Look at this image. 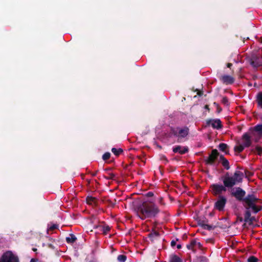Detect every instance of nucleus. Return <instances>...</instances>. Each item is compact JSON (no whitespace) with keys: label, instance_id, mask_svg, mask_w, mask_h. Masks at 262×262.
<instances>
[{"label":"nucleus","instance_id":"nucleus-1","mask_svg":"<svg viewBox=\"0 0 262 262\" xmlns=\"http://www.w3.org/2000/svg\"><path fill=\"white\" fill-rule=\"evenodd\" d=\"M159 212V210L157 206L145 202L137 209L138 216L142 220L155 216Z\"/></svg>","mask_w":262,"mask_h":262},{"label":"nucleus","instance_id":"nucleus-2","mask_svg":"<svg viewBox=\"0 0 262 262\" xmlns=\"http://www.w3.org/2000/svg\"><path fill=\"white\" fill-rule=\"evenodd\" d=\"M244 202L248 208L251 209L254 213L258 212L262 209L261 205L262 201L253 194L246 196Z\"/></svg>","mask_w":262,"mask_h":262},{"label":"nucleus","instance_id":"nucleus-3","mask_svg":"<svg viewBox=\"0 0 262 262\" xmlns=\"http://www.w3.org/2000/svg\"><path fill=\"white\" fill-rule=\"evenodd\" d=\"M243 178V173L239 171H236L232 177H226L224 180L225 186L231 187L236 184L241 182Z\"/></svg>","mask_w":262,"mask_h":262},{"label":"nucleus","instance_id":"nucleus-4","mask_svg":"<svg viewBox=\"0 0 262 262\" xmlns=\"http://www.w3.org/2000/svg\"><path fill=\"white\" fill-rule=\"evenodd\" d=\"M250 136L248 134H245L241 139V141L237 143L235 146L234 150L235 151L240 152L242 151L245 147H248L251 145Z\"/></svg>","mask_w":262,"mask_h":262},{"label":"nucleus","instance_id":"nucleus-5","mask_svg":"<svg viewBox=\"0 0 262 262\" xmlns=\"http://www.w3.org/2000/svg\"><path fill=\"white\" fill-rule=\"evenodd\" d=\"M0 262H19V260L16 255L11 251H7L2 255Z\"/></svg>","mask_w":262,"mask_h":262},{"label":"nucleus","instance_id":"nucleus-6","mask_svg":"<svg viewBox=\"0 0 262 262\" xmlns=\"http://www.w3.org/2000/svg\"><path fill=\"white\" fill-rule=\"evenodd\" d=\"M174 135L177 136L179 138H184L186 137L188 133V128L187 127L183 128H176L173 130Z\"/></svg>","mask_w":262,"mask_h":262},{"label":"nucleus","instance_id":"nucleus-7","mask_svg":"<svg viewBox=\"0 0 262 262\" xmlns=\"http://www.w3.org/2000/svg\"><path fill=\"white\" fill-rule=\"evenodd\" d=\"M226 203V199L224 196H220L215 203V209L221 211L223 210Z\"/></svg>","mask_w":262,"mask_h":262},{"label":"nucleus","instance_id":"nucleus-8","mask_svg":"<svg viewBox=\"0 0 262 262\" xmlns=\"http://www.w3.org/2000/svg\"><path fill=\"white\" fill-rule=\"evenodd\" d=\"M232 194L238 200H241L245 194V192L239 188L233 190Z\"/></svg>","mask_w":262,"mask_h":262},{"label":"nucleus","instance_id":"nucleus-9","mask_svg":"<svg viewBox=\"0 0 262 262\" xmlns=\"http://www.w3.org/2000/svg\"><path fill=\"white\" fill-rule=\"evenodd\" d=\"M188 249L191 250L193 252L196 251L198 249L201 248V244L200 242L196 241H192L189 244L187 245Z\"/></svg>","mask_w":262,"mask_h":262},{"label":"nucleus","instance_id":"nucleus-10","mask_svg":"<svg viewBox=\"0 0 262 262\" xmlns=\"http://www.w3.org/2000/svg\"><path fill=\"white\" fill-rule=\"evenodd\" d=\"M212 191L215 194H219L222 192L226 191V188L223 185H213L212 186Z\"/></svg>","mask_w":262,"mask_h":262},{"label":"nucleus","instance_id":"nucleus-11","mask_svg":"<svg viewBox=\"0 0 262 262\" xmlns=\"http://www.w3.org/2000/svg\"><path fill=\"white\" fill-rule=\"evenodd\" d=\"M218 155L219 154L217 150L216 149L213 150L211 154L209 156L207 160V162L209 164H212L216 159Z\"/></svg>","mask_w":262,"mask_h":262},{"label":"nucleus","instance_id":"nucleus-12","mask_svg":"<svg viewBox=\"0 0 262 262\" xmlns=\"http://www.w3.org/2000/svg\"><path fill=\"white\" fill-rule=\"evenodd\" d=\"M208 124L214 128H220L221 127V122L219 119L211 120L208 122Z\"/></svg>","mask_w":262,"mask_h":262},{"label":"nucleus","instance_id":"nucleus-13","mask_svg":"<svg viewBox=\"0 0 262 262\" xmlns=\"http://www.w3.org/2000/svg\"><path fill=\"white\" fill-rule=\"evenodd\" d=\"M188 149L186 147H182L180 146H178L173 149V151L174 152H178L181 154H183L187 151Z\"/></svg>","mask_w":262,"mask_h":262},{"label":"nucleus","instance_id":"nucleus-14","mask_svg":"<svg viewBox=\"0 0 262 262\" xmlns=\"http://www.w3.org/2000/svg\"><path fill=\"white\" fill-rule=\"evenodd\" d=\"M221 79L224 83L226 84H231L233 82V78L229 75H224L222 77Z\"/></svg>","mask_w":262,"mask_h":262},{"label":"nucleus","instance_id":"nucleus-15","mask_svg":"<svg viewBox=\"0 0 262 262\" xmlns=\"http://www.w3.org/2000/svg\"><path fill=\"white\" fill-rule=\"evenodd\" d=\"M253 135H257L259 136H262V125H257L255 127Z\"/></svg>","mask_w":262,"mask_h":262},{"label":"nucleus","instance_id":"nucleus-16","mask_svg":"<svg viewBox=\"0 0 262 262\" xmlns=\"http://www.w3.org/2000/svg\"><path fill=\"white\" fill-rule=\"evenodd\" d=\"M169 262H182V260L178 256L173 255L170 257Z\"/></svg>","mask_w":262,"mask_h":262},{"label":"nucleus","instance_id":"nucleus-17","mask_svg":"<svg viewBox=\"0 0 262 262\" xmlns=\"http://www.w3.org/2000/svg\"><path fill=\"white\" fill-rule=\"evenodd\" d=\"M97 228H99L104 234H106L110 230V227L108 226H99L97 227Z\"/></svg>","mask_w":262,"mask_h":262},{"label":"nucleus","instance_id":"nucleus-18","mask_svg":"<svg viewBox=\"0 0 262 262\" xmlns=\"http://www.w3.org/2000/svg\"><path fill=\"white\" fill-rule=\"evenodd\" d=\"M227 148V145L225 143H221L219 145V149L222 151L225 152L226 154L227 153L226 151V149Z\"/></svg>","mask_w":262,"mask_h":262},{"label":"nucleus","instance_id":"nucleus-19","mask_svg":"<svg viewBox=\"0 0 262 262\" xmlns=\"http://www.w3.org/2000/svg\"><path fill=\"white\" fill-rule=\"evenodd\" d=\"M220 158L222 160V164L223 165L227 168V169H228L229 168L228 165L229 163L227 160L224 159V158L222 156H220Z\"/></svg>","mask_w":262,"mask_h":262},{"label":"nucleus","instance_id":"nucleus-20","mask_svg":"<svg viewBox=\"0 0 262 262\" xmlns=\"http://www.w3.org/2000/svg\"><path fill=\"white\" fill-rule=\"evenodd\" d=\"M257 100L258 104L262 108V94L260 93L257 95Z\"/></svg>","mask_w":262,"mask_h":262},{"label":"nucleus","instance_id":"nucleus-21","mask_svg":"<svg viewBox=\"0 0 262 262\" xmlns=\"http://www.w3.org/2000/svg\"><path fill=\"white\" fill-rule=\"evenodd\" d=\"M112 151L115 155H119L121 152H122V150L121 148L117 149L115 148H113L112 149Z\"/></svg>","mask_w":262,"mask_h":262},{"label":"nucleus","instance_id":"nucleus-22","mask_svg":"<svg viewBox=\"0 0 262 262\" xmlns=\"http://www.w3.org/2000/svg\"><path fill=\"white\" fill-rule=\"evenodd\" d=\"M86 201L88 203L92 205L95 203V198L93 196H88L86 199Z\"/></svg>","mask_w":262,"mask_h":262},{"label":"nucleus","instance_id":"nucleus-23","mask_svg":"<svg viewBox=\"0 0 262 262\" xmlns=\"http://www.w3.org/2000/svg\"><path fill=\"white\" fill-rule=\"evenodd\" d=\"M126 259V257L124 255H119L117 257V259L119 262H124Z\"/></svg>","mask_w":262,"mask_h":262},{"label":"nucleus","instance_id":"nucleus-24","mask_svg":"<svg viewBox=\"0 0 262 262\" xmlns=\"http://www.w3.org/2000/svg\"><path fill=\"white\" fill-rule=\"evenodd\" d=\"M57 227H58L57 225L51 224L48 225V230H53L57 228Z\"/></svg>","mask_w":262,"mask_h":262},{"label":"nucleus","instance_id":"nucleus-25","mask_svg":"<svg viewBox=\"0 0 262 262\" xmlns=\"http://www.w3.org/2000/svg\"><path fill=\"white\" fill-rule=\"evenodd\" d=\"M255 151L258 154V155H261L262 154V148H261L259 146H256L255 148Z\"/></svg>","mask_w":262,"mask_h":262},{"label":"nucleus","instance_id":"nucleus-26","mask_svg":"<svg viewBox=\"0 0 262 262\" xmlns=\"http://www.w3.org/2000/svg\"><path fill=\"white\" fill-rule=\"evenodd\" d=\"M248 262H257V259L254 256H251L248 258Z\"/></svg>","mask_w":262,"mask_h":262},{"label":"nucleus","instance_id":"nucleus-27","mask_svg":"<svg viewBox=\"0 0 262 262\" xmlns=\"http://www.w3.org/2000/svg\"><path fill=\"white\" fill-rule=\"evenodd\" d=\"M110 153L109 152H106L103 155V160H107L110 158Z\"/></svg>","mask_w":262,"mask_h":262},{"label":"nucleus","instance_id":"nucleus-28","mask_svg":"<svg viewBox=\"0 0 262 262\" xmlns=\"http://www.w3.org/2000/svg\"><path fill=\"white\" fill-rule=\"evenodd\" d=\"M222 101L225 104H228V99L226 97L223 98Z\"/></svg>","mask_w":262,"mask_h":262},{"label":"nucleus","instance_id":"nucleus-29","mask_svg":"<svg viewBox=\"0 0 262 262\" xmlns=\"http://www.w3.org/2000/svg\"><path fill=\"white\" fill-rule=\"evenodd\" d=\"M175 244H176V242L174 241H172L171 242V245L172 246H174L175 245Z\"/></svg>","mask_w":262,"mask_h":262},{"label":"nucleus","instance_id":"nucleus-30","mask_svg":"<svg viewBox=\"0 0 262 262\" xmlns=\"http://www.w3.org/2000/svg\"><path fill=\"white\" fill-rule=\"evenodd\" d=\"M232 66V64L231 63H228L227 64V67L228 68H230V67Z\"/></svg>","mask_w":262,"mask_h":262},{"label":"nucleus","instance_id":"nucleus-31","mask_svg":"<svg viewBox=\"0 0 262 262\" xmlns=\"http://www.w3.org/2000/svg\"><path fill=\"white\" fill-rule=\"evenodd\" d=\"M147 194H148V196H151L152 195V193H151V192H149V193H147Z\"/></svg>","mask_w":262,"mask_h":262},{"label":"nucleus","instance_id":"nucleus-32","mask_svg":"<svg viewBox=\"0 0 262 262\" xmlns=\"http://www.w3.org/2000/svg\"><path fill=\"white\" fill-rule=\"evenodd\" d=\"M181 248V246L180 245H177V248L178 249H180Z\"/></svg>","mask_w":262,"mask_h":262},{"label":"nucleus","instance_id":"nucleus-33","mask_svg":"<svg viewBox=\"0 0 262 262\" xmlns=\"http://www.w3.org/2000/svg\"><path fill=\"white\" fill-rule=\"evenodd\" d=\"M154 234L155 235H156V236L158 235V233H157V232H156V231L154 232Z\"/></svg>","mask_w":262,"mask_h":262},{"label":"nucleus","instance_id":"nucleus-34","mask_svg":"<svg viewBox=\"0 0 262 262\" xmlns=\"http://www.w3.org/2000/svg\"><path fill=\"white\" fill-rule=\"evenodd\" d=\"M30 262H36V261H35V260L34 259H32L31 260V261H30Z\"/></svg>","mask_w":262,"mask_h":262},{"label":"nucleus","instance_id":"nucleus-35","mask_svg":"<svg viewBox=\"0 0 262 262\" xmlns=\"http://www.w3.org/2000/svg\"><path fill=\"white\" fill-rule=\"evenodd\" d=\"M247 215H248V216H249V215H250V213H249V212H247Z\"/></svg>","mask_w":262,"mask_h":262},{"label":"nucleus","instance_id":"nucleus-36","mask_svg":"<svg viewBox=\"0 0 262 262\" xmlns=\"http://www.w3.org/2000/svg\"><path fill=\"white\" fill-rule=\"evenodd\" d=\"M67 240L69 241V238H67Z\"/></svg>","mask_w":262,"mask_h":262},{"label":"nucleus","instance_id":"nucleus-37","mask_svg":"<svg viewBox=\"0 0 262 262\" xmlns=\"http://www.w3.org/2000/svg\"><path fill=\"white\" fill-rule=\"evenodd\" d=\"M75 241V239L74 238L73 240H72V242H74Z\"/></svg>","mask_w":262,"mask_h":262}]
</instances>
